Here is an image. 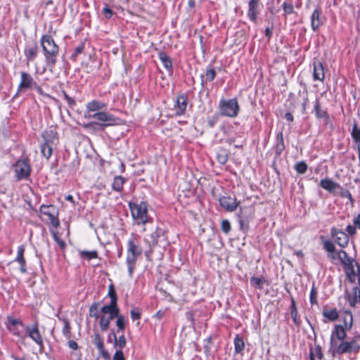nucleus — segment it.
I'll return each mask as SVG.
<instances>
[{
    "mask_svg": "<svg viewBox=\"0 0 360 360\" xmlns=\"http://www.w3.org/2000/svg\"><path fill=\"white\" fill-rule=\"evenodd\" d=\"M6 328L13 335L20 338L22 342L26 338L24 330L40 349L44 348L42 336L39 330L38 323L36 321L32 326H25L22 321L13 316H7L6 322Z\"/></svg>",
    "mask_w": 360,
    "mask_h": 360,
    "instance_id": "obj_1",
    "label": "nucleus"
},
{
    "mask_svg": "<svg viewBox=\"0 0 360 360\" xmlns=\"http://www.w3.org/2000/svg\"><path fill=\"white\" fill-rule=\"evenodd\" d=\"M40 44L44 56L45 63L49 71L53 72L57 62V57L59 54V46L56 44L53 38L49 34L41 36Z\"/></svg>",
    "mask_w": 360,
    "mask_h": 360,
    "instance_id": "obj_2",
    "label": "nucleus"
},
{
    "mask_svg": "<svg viewBox=\"0 0 360 360\" xmlns=\"http://www.w3.org/2000/svg\"><path fill=\"white\" fill-rule=\"evenodd\" d=\"M129 207L131 213L132 218L138 224H145L148 221V208L146 202H141L139 204L130 202Z\"/></svg>",
    "mask_w": 360,
    "mask_h": 360,
    "instance_id": "obj_3",
    "label": "nucleus"
},
{
    "mask_svg": "<svg viewBox=\"0 0 360 360\" xmlns=\"http://www.w3.org/2000/svg\"><path fill=\"white\" fill-rule=\"evenodd\" d=\"M220 114L229 117H236L239 112V105L236 98L221 99L219 103Z\"/></svg>",
    "mask_w": 360,
    "mask_h": 360,
    "instance_id": "obj_4",
    "label": "nucleus"
},
{
    "mask_svg": "<svg viewBox=\"0 0 360 360\" xmlns=\"http://www.w3.org/2000/svg\"><path fill=\"white\" fill-rule=\"evenodd\" d=\"M84 116L86 118H93L101 122L99 123L96 122L95 124L101 127V128L112 126L115 124L118 120L117 117L105 111L97 112L93 115H84Z\"/></svg>",
    "mask_w": 360,
    "mask_h": 360,
    "instance_id": "obj_5",
    "label": "nucleus"
},
{
    "mask_svg": "<svg viewBox=\"0 0 360 360\" xmlns=\"http://www.w3.org/2000/svg\"><path fill=\"white\" fill-rule=\"evenodd\" d=\"M13 167L17 180L27 179L30 177L31 167L29 160H18L13 165Z\"/></svg>",
    "mask_w": 360,
    "mask_h": 360,
    "instance_id": "obj_6",
    "label": "nucleus"
},
{
    "mask_svg": "<svg viewBox=\"0 0 360 360\" xmlns=\"http://www.w3.org/2000/svg\"><path fill=\"white\" fill-rule=\"evenodd\" d=\"M330 352L334 357L336 354H343L346 353H352L350 344L348 341H342L340 344H338V341L334 338L330 339Z\"/></svg>",
    "mask_w": 360,
    "mask_h": 360,
    "instance_id": "obj_7",
    "label": "nucleus"
},
{
    "mask_svg": "<svg viewBox=\"0 0 360 360\" xmlns=\"http://www.w3.org/2000/svg\"><path fill=\"white\" fill-rule=\"evenodd\" d=\"M330 235L335 243L342 248H346L348 245L349 238L344 231L333 227L330 229Z\"/></svg>",
    "mask_w": 360,
    "mask_h": 360,
    "instance_id": "obj_8",
    "label": "nucleus"
},
{
    "mask_svg": "<svg viewBox=\"0 0 360 360\" xmlns=\"http://www.w3.org/2000/svg\"><path fill=\"white\" fill-rule=\"evenodd\" d=\"M36 82L32 75L25 72H20V82L18 87V91H25L27 89H32Z\"/></svg>",
    "mask_w": 360,
    "mask_h": 360,
    "instance_id": "obj_9",
    "label": "nucleus"
},
{
    "mask_svg": "<svg viewBox=\"0 0 360 360\" xmlns=\"http://www.w3.org/2000/svg\"><path fill=\"white\" fill-rule=\"evenodd\" d=\"M219 201L220 205L227 212L235 211L237 209L238 206L239 205V202H237L236 198L235 197L224 195L221 197Z\"/></svg>",
    "mask_w": 360,
    "mask_h": 360,
    "instance_id": "obj_10",
    "label": "nucleus"
},
{
    "mask_svg": "<svg viewBox=\"0 0 360 360\" xmlns=\"http://www.w3.org/2000/svg\"><path fill=\"white\" fill-rule=\"evenodd\" d=\"M38 45L36 41L27 44L24 50V54L27 64L36 59L38 55Z\"/></svg>",
    "mask_w": 360,
    "mask_h": 360,
    "instance_id": "obj_11",
    "label": "nucleus"
},
{
    "mask_svg": "<svg viewBox=\"0 0 360 360\" xmlns=\"http://www.w3.org/2000/svg\"><path fill=\"white\" fill-rule=\"evenodd\" d=\"M311 27L315 32L321 25L323 24V18L322 17V12L320 7L317 6L313 11L311 17Z\"/></svg>",
    "mask_w": 360,
    "mask_h": 360,
    "instance_id": "obj_12",
    "label": "nucleus"
},
{
    "mask_svg": "<svg viewBox=\"0 0 360 360\" xmlns=\"http://www.w3.org/2000/svg\"><path fill=\"white\" fill-rule=\"evenodd\" d=\"M165 237V230L159 226H157L153 232L148 235L146 241L150 247L155 246L158 244L161 238Z\"/></svg>",
    "mask_w": 360,
    "mask_h": 360,
    "instance_id": "obj_13",
    "label": "nucleus"
},
{
    "mask_svg": "<svg viewBox=\"0 0 360 360\" xmlns=\"http://www.w3.org/2000/svg\"><path fill=\"white\" fill-rule=\"evenodd\" d=\"M175 114L176 116H181L184 115L187 104H188V97L185 94H181L176 97L175 102Z\"/></svg>",
    "mask_w": 360,
    "mask_h": 360,
    "instance_id": "obj_14",
    "label": "nucleus"
},
{
    "mask_svg": "<svg viewBox=\"0 0 360 360\" xmlns=\"http://www.w3.org/2000/svg\"><path fill=\"white\" fill-rule=\"evenodd\" d=\"M313 79L314 81L323 82L325 79V72L323 63L315 60L313 62Z\"/></svg>",
    "mask_w": 360,
    "mask_h": 360,
    "instance_id": "obj_15",
    "label": "nucleus"
},
{
    "mask_svg": "<svg viewBox=\"0 0 360 360\" xmlns=\"http://www.w3.org/2000/svg\"><path fill=\"white\" fill-rule=\"evenodd\" d=\"M107 104L98 100H93L86 105L85 115H91V112L105 110Z\"/></svg>",
    "mask_w": 360,
    "mask_h": 360,
    "instance_id": "obj_16",
    "label": "nucleus"
},
{
    "mask_svg": "<svg viewBox=\"0 0 360 360\" xmlns=\"http://www.w3.org/2000/svg\"><path fill=\"white\" fill-rule=\"evenodd\" d=\"M259 0H250L248 2V17L249 19L255 22L257 15L259 14Z\"/></svg>",
    "mask_w": 360,
    "mask_h": 360,
    "instance_id": "obj_17",
    "label": "nucleus"
},
{
    "mask_svg": "<svg viewBox=\"0 0 360 360\" xmlns=\"http://www.w3.org/2000/svg\"><path fill=\"white\" fill-rule=\"evenodd\" d=\"M127 253L139 256L142 253V248L139 245L136 237L134 236L127 241Z\"/></svg>",
    "mask_w": 360,
    "mask_h": 360,
    "instance_id": "obj_18",
    "label": "nucleus"
},
{
    "mask_svg": "<svg viewBox=\"0 0 360 360\" xmlns=\"http://www.w3.org/2000/svg\"><path fill=\"white\" fill-rule=\"evenodd\" d=\"M314 112L317 119H323L325 124L330 122V115L326 110L321 108L320 103L318 98L316 99L314 104Z\"/></svg>",
    "mask_w": 360,
    "mask_h": 360,
    "instance_id": "obj_19",
    "label": "nucleus"
},
{
    "mask_svg": "<svg viewBox=\"0 0 360 360\" xmlns=\"http://www.w3.org/2000/svg\"><path fill=\"white\" fill-rule=\"evenodd\" d=\"M320 186L330 193H334L336 189L341 188L339 184L328 178L321 179Z\"/></svg>",
    "mask_w": 360,
    "mask_h": 360,
    "instance_id": "obj_20",
    "label": "nucleus"
},
{
    "mask_svg": "<svg viewBox=\"0 0 360 360\" xmlns=\"http://www.w3.org/2000/svg\"><path fill=\"white\" fill-rule=\"evenodd\" d=\"M100 311L104 314H112L114 317L117 318L122 316L120 314V309L117 306V302L110 303L109 304L103 306Z\"/></svg>",
    "mask_w": 360,
    "mask_h": 360,
    "instance_id": "obj_21",
    "label": "nucleus"
},
{
    "mask_svg": "<svg viewBox=\"0 0 360 360\" xmlns=\"http://www.w3.org/2000/svg\"><path fill=\"white\" fill-rule=\"evenodd\" d=\"M41 136L43 138V143H47L51 146L56 144L58 141L57 133L52 129L44 131Z\"/></svg>",
    "mask_w": 360,
    "mask_h": 360,
    "instance_id": "obj_22",
    "label": "nucleus"
},
{
    "mask_svg": "<svg viewBox=\"0 0 360 360\" xmlns=\"http://www.w3.org/2000/svg\"><path fill=\"white\" fill-rule=\"evenodd\" d=\"M351 136L357 146L359 166L360 167V128L358 127L356 122L353 124Z\"/></svg>",
    "mask_w": 360,
    "mask_h": 360,
    "instance_id": "obj_23",
    "label": "nucleus"
},
{
    "mask_svg": "<svg viewBox=\"0 0 360 360\" xmlns=\"http://www.w3.org/2000/svg\"><path fill=\"white\" fill-rule=\"evenodd\" d=\"M347 330L342 325H335L332 331L330 338H334L336 340L343 341L347 338Z\"/></svg>",
    "mask_w": 360,
    "mask_h": 360,
    "instance_id": "obj_24",
    "label": "nucleus"
},
{
    "mask_svg": "<svg viewBox=\"0 0 360 360\" xmlns=\"http://www.w3.org/2000/svg\"><path fill=\"white\" fill-rule=\"evenodd\" d=\"M347 300L350 307H355L358 303H360V289L358 287H354L352 292L347 295Z\"/></svg>",
    "mask_w": 360,
    "mask_h": 360,
    "instance_id": "obj_25",
    "label": "nucleus"
},
{
    "mask_svg": "<svg viewBox=\"0 0 360 360\" xmlns=\"http://www.w3.org/2000/svg\"><path fill=\"white\" fill-rule=\"evenodd\" d=\"M139 255L127 253L126 258V264L127 266L128 274L130 278H132L134 269L136 266L137 258Z\"/></svg>",
    "mask_w": 360,
    "mask_h": 360,
    "instance_id": "obj_26",
    "label": "nucleus"
},
{
    "mask_svg": "<svg viewBox=\"0 0 360 360\" xmlns=\"http://www.w3.org/2000/svg\"><path fill=\"white\" fill-rule=\"evenodd\" d=\"M323 248L328 252V257L332 260L338 259V254L335 255V246L334 243L329 240H323Z\"/></svg>",
    "mask_w": 360,
    "mask_h": 360,
    "instance_id": "obj_27",
    "label": "nucleus"
},
{
    "mask_svg": "<svg viewBox=\"0 0 360 360\" xmlns=\"http://www.w3.org/2000/svg\"><path fill=\"white\" fill-rule=\"evenodd\" d=\"M25 247L24 245H20L18 248L17 257L15 259V262H18L20 264V271L25 273L27 271L25 268L26 262L24 258Z\"/></svg>",
    "mask_w": 360,
    "mask_h": 360,
    "instance_id": "obj_28",
    "label": "nucleus"
},
{
    "mask_svg": "<svg viewBox=\"0 0 360 360\" xmlns=\"http://www.w3.org/2000/svg\"><path fill=\"white\" fill-rule=\"evenodd\" d=\"M158 58L167 70L172 73L173 71V65L171 58L165 51L159 52Z\"/></svg>",
    "mask_w": 360,
    "mask_h": 360,
    "instance_id": "obj_29",
    "label": "nucleus"
},
{
    "mask_svg": "<svg viewBox=\"0 0 360 360\" xmlns=\"http://www.w3.org/2000/svg\"><path fill=\"white\" fill-rule=\"evenodd\" d=\"M290 316L295 325L297 327H300L301 325V320L299 318L295 301L292 297L291 298L290 303Z\"/></svg>",
    "mask_w": 360,
    "mask_h": 360,
    "instance_id": "obj_30",
    "label": "nucleus"
},
{
    "mask_svg": "<svg viewBox=\"0 0 360 360\" xmlns=\"http://www.w3.org/2000/svg\"><path fill=\"white\" fill-rule=\"evenodd\" d=\"M276 143L275 145V153L277 155H280L285 149L283 131H280L276 137Z\"/></svg>",
    "mask_w": 360,
    "mask_h": 360,
    "instance_id": "obj_31",
    "label": "nucleus"
},
{
    "mask_svg": "<svg viewBox=\"0 0 360 360\" xmlns=\"http://www.w3.org/2000/svg\"><path fill=\"white\" fill-rule=\"evenodd\" d=\"M323 316L330 321H335L339 317V314L335 308L326 309L324 308L323 311Z\"/></svg>",
    "mask_w": 360,
    "mask_h": 360,
    "instance_id": "obj_32",
    "label": "nucleus"
},
{
    "mask_svg": "<svg viewBox=\"0 0 360 360\" xmlns=\"http://www.w3.org/2000/svg\"><path fill=\"white\" fill-rule=\"evenodd\" d=\"M126 181V179L122 177V176H116L114 178V181L112 184V190L120 192L123 189V185L124 182Z\"/></svg>",
    "mask_w": 360,
    "mask_h": 360,
    "instance_id": "obj_33",
    "label": "nucleus"
},
{
    "mask_svg": "<svg viewBox=\"0 0 360 360\" xmlns=\"http://www.w3.org/2000/svg\"><path fill=\"white\" fill-rule=\"evenodd\" d=\"M348 342L350 344L351 352L357 354L360 349V335H354V338Z\"/></svg>",
    "mask_w": 360,
    "mask_h": 360,
    "instance_id": "obj_34",
    "label": "nucleus"
},
{
    "mask_svg": "<svg viewBox=\"0 0 360 360\" xmlns=\"http://www.w3.org/2000/svg\"><path fill=\"white\" fill-rule=\"evenodd\" d=\"M345 316L343 319L344 321V327L346 328L348 330H350L353 326V316L352 311L350 310H345Z\"/></svg>",
    "mask_w": 360,
    "mask_h": 360,
    "instance_id": "obj_35",
    "label": "nucleus"
},
{
    "mask_svg": "<svg viewBox=\"0 0 360 360\" xmlns=\"http://www.w3.org/2000/svg\"><path fill=\"white\" fill-rule=\"evenodd\" d=\"M79 255L81 258L85 259L89 261L92 259H96L98 257V252L96 250H92V251L80 250V251H79Z\"/></svg>",
    "mask_w": 360,
    "mask_h": 360,
    "instance_id": "obj_36",
    "label": "nucleus"
},
{
    "mask_svg": "<svg viewBox=\"0 0 360 360\" xmlns=\"http://www.w3.org/2000/svg\"><path fill=\"white\" fill-rule=\"evenodd\" d=\"M39 210L42 214L46 215L47 217L51 216L53 213L58 212L56 211L55 206L53 205H42L40 206Z\"/></svg>",
    "mask_w": 360,
    "mask_h": 360,
    "instance_id": "obj_37",
    "label": "nucleus"
},
{
    "mask_svg": "<svg viewBox=\"0 0 360 360\" xmlns=\"http://www.w3.org/2000/svg\"><path fill=\"white\" fill-rule=\"evenodd\" d=\"M40 150L44 157L46 159H49L53 153V146L42 143L40 147Z\"/></svg>",
    "mask_w": 360,
    "mask_h": 360,
    "instance_id": "obj_38",
    "label": "nucleus"
},
{
    "mask_svg": "<svg viewBox=\"0 0 360 360\" xmlns=\"http://www.w3.org/2000/svg\"><path fill=\"white\" fill-rule=\"evenodd\" d=\"M100 302H94L89 307V316L91 317H94L96 319H98L100 317L99 315V307H100Z\"/></svg>",
    "mask_w": 360,
    "mask_h": 360,
    "instance_id": "obj_39",
    "label": "nucleus"
},
{
    "mask_svg": "<svg viewBox=\"0 0 360 360\" xmlns=\"http://www.w3.org/2000/svg\"><path fill=\"white\" fill-rule=\"evenodd\" d=\"M250 285L257 289H262L264 283L266 282V280L264 278H257L252 276L250 278Z\"/></svg>",
    "mask_w": 360,
    "mask_h": 360,
    "instance_id": "obj_40",
    "label": "nucleus"
},
{
    "mask_svg": "<svg viewBox=\"0 0 360 360\" xmlns=\"http://www.w3.org/2000/svg\"><path fill=\"white\" fill-rule=\"evenodd\" d=\"M245 348V343L243 339L236 335L234 338V349L236 353H240Z\"/></svg>",
    "mask_w": 360,
    "mask_h": 360,
    "instance_id": "obj_41",
    "label": "nucleus"
},
{
    "mask_svg": "<svg viewBox=\"0 0 360 360\" xmlns=\"http://www.w3.org/2000/svg\"><path fill=\"white\" fill-rule=\"evenodd\" d=\"M99 319V326L100 328L102 331H107L109 329L110 323L105 316L104 314L103 315L100 316Z\"/></svg>",
    "mask_w": 360,
    "mask_h": 360,
    "instance_id": "obj_42",
    "label": "nucleus"
},
{
    "mask_svg": "<svg viewBox=\"0 0 360 360\" xmlns=\"http://www.w3.org/2000/svg\"><path fill=\"white\" fill-rule=\"evenodd\" d=\"M127 344L126 338L123 334H122L118 338L115 337V342L113 343L114 347H118L119 349H122Z\"/></svg>",
    "mask_w": 360,
    "mask_h": 360,
    "instance_id": "obj_43",
    "label": "nucleus"
},
{
    "mask_svg": "<svg viewBox=\"0 0 360 360\" xmlns=\"http://www.w3.org/2000/svg\"><path fill=\"white\" fill-rule=\"evenodd\" d=\"M308 169V165L304 161L297 162L295 165V169L298 174H305Z\"/></svg>",
    "mask_w": 360,
    "mask_h": 360,
    "instance_id": "obj_44",
    "label": "nucleus"
},
{
    "mask_svg": "<svg viewBox=\"0 0 360 360\" xmlns=\"http://www.w3.org/2000/svg\"><path fill=\"white\" fill-rule=\"evenodd\" d=\"M217 73L214 69L211 66H208L205 71L206 82H212L214 79Z\"/></svg>",
    "mask_w": 360,
    "mask_h": 360,
    "instance_id": "obj_45",
    "label": "nucleus"
},
{
    "mask_svg": "<svg viewBox=\"0 0 360 360\" xmlns=\"http://www.w3.org/2000/svg\"><path fill=\"white\" fill-rule=\"evenodd\" d=\"M338 259L340 261L342 264H343L344 263L349 262V260H351V259H353V258L349 257V255L346 252V251H345L343 250H340L338 252Z\"/></svg>",
    "mask_w": 360,
    "mask_h": 360,
    "instance_id": "obj_46",
    "label": "nucleus"
},
{
    "mask_svg": "<svg viewBox=\"0 0 360 360\" xmlns=\"http://www.w3.org/2000/svg\"><path fill=\"white\" fill-rule=\"evenodd\" d=\"M93 342L98 349H101L103 347H104L103 338L98 333H94Z\"/></svg>",
    "mask_w": 360,
    "mask_h": 360,
    "instance_id": "obj_47",
    "label": "nucleus"
},
{
    "mask_svg": "<svg viewBox=\"0 0 360 360\" xmlns=\"http://www.w3.org/2000/svg\"><path fill=\"white\" fill-rule=\"evenodd\" d=\"M228 158V154L224 150H221L217 155V161L221 165H224L227 162Z\"/></svg>",
    "mask_w": 360,
    "mask_h": 360,
    "instance_id": "obj_48",
    "label": "nucleus"
},
{
    "mask_svg": "<svg viewBox=\"0 0 360 360\" xmlns=\"http://www.w3.org/2000/svg\"><path fill=\"white\" fill-rule=\"evenodd\" d=\"M63 321L64 323V326L62 330L63 334L65 338H70L71 337L70 323L67 319H63Z\"/></svg>",
    "mask_w": 360,
    "mask_h": 360,
    "instance_id": "obj_49",
    "label": "nucleus"
},
{
    "mask_svg": "<svg viewBox=\"0 0 360 360\" xmlns=\"http://www.w3.org/2000/svg\"><path fill=\"white\" fill-rule=\"evenodd\" d=\"M108 296L110 298V302H117V296L114 288V285L112 284H110L108 287Z\"/></svg>",
    "mask_w": 360,
    "mask_h": 360,
    "instance_id": "obj_50",
    "label": "nucleus"
},
{
    "mask_svg": "<svg viewBox=\"0 0 360 360\" xmlns=\"http://www.w3.org/2000/svg\"><path fill=\"white\" fill-rule=\"evenodd\" d=\"M339 189H340V195L342 198H347L351 202V205H353L354 202V200L351 193L348 190L342 188V186Z\"/></svg>",
    "mask_w": 360,
    "mask_h": 360,
    "instance_id": "obj_51",
    "label": "nucleus"
},
{
    "mask_svg": "<svg viewBox=\"0 0 360 360\" xmlns=\"http://www.w3.org/2000/svg\"><path fill=\"white\" fill-rule=\"evenodd\" d=\"M116 326L117 327V332H123L125 329V319L124 316H118L116 320Z\"/></svg>",
    "mask_w": 360,
    "mask_h": 360,
    "instance_id": "obj_52",
    "label": "nucleus"
},
{
    "mask_svg": "<svg viewBox=\"0 0 360 360\" xmlns=\"http://www.w3.org/2000/svg\"><path fill=\"white\" fill-rule=\"evenodd\" d=\"M317 294H318L317 290H316V288L313 285L311 289L310 295H309V301H310V304L311 305L318 304Z\"/></svg>",
    "mask_w": 360,
    "mask_h": 360,
    "instance_id": "obj_53",
    "label": "nucleus"
},
{
    "mask_svg": "<svg viewBox=\"0 0 360 360\" xmlns=\"http://www.w3.org/2000/svg\"><path fill=\"white\" fill-rule=\"evenodd\" d=\"M212 345V338L209 337L205 340V345L203 347L204 352L207 356H210L211 354V347Z\"/></svg>",
    "mask_w": 360,
    "mask_h": 360,
    "instance_id": "obj_54",
    "label": "nucleus"
},
{
    "mask_svg": "<svg viewBox=\"0 0 360 360\" xmlns=\"http://www.w3.org/2000/svg\"><path fill=\"white\" fill-rule=\"evenodd\" d=\"M84 49V43H80L75 49L74 52L71 55L70 58L72 60H76V58L79 54H81Z\"/></svg>",
    "mask_w": 360,
    "mask_h": 360,
    "instance_id": "obj_55",
    "label": "nucleus"
},
{
    "mask_svg": "<svg viewBox=\"0 0 360 360\" xmlns=\"http://www.w3.org/2000/svg\"><path fill=\"white\" fill-rule=\"evenodd\" d=\"M356 263L354 259H351V260H349V262H345L342 265H343V270H344V272L345 273H347L348 271H352L354 270V263Z\"/></svg>",
    "mask_w": 360,
    "mask_h": 360,
    "instance_id": "obj_56",
    "label": "nucleus"
},
{
    "mask_svg": "<svg viewBox=\"0 0 360 360\" xmlns=\"http://www.w3.org/2000/svg\"><path fill=\"white\" fill-rule=\"evenodd\" d=\"M50 224L54 227L58 228L60 225V221L58 218V212L53 213L51 216L48 217Z\"/></svg>",
    "mask_w": 360,
    "mask_h": 360,
    "instance_id": "obj_57",
    "label": "nucleus"
},
{
    "mask_svg": "<svg viewBox=\"0 0 360 360\" xmlns=\"http://www.w3.org/2000/svg\"><path fill=\"white\" fill-rule=\"evenodd\" d=\"M221 231L225 233H229L231 231V226L228 219H223L221 224Z\"/></svg>",
    "mask_w": 360,
    "mask_h": 360,
    "instance_id": "obj_58",
    "label": "nucleus"
},
{
    "mask_svg": "<svg viewBox=\"0 0 360 360\" xmlns=\"http://www.w3.org/2000/svg\"><path fill=\"white\" fill-rule=\"evenodd\" d=\"M248 210H250L251 211V209L250 208H240V212L239 213L237 214L238 216V219H249L250 220V216L247 214V211Z\"/></svg>",
    "mask_w": 360,
    "mask_h": 360,
    "instance_id": "obj_59",
    "label": "nucleus"
},
{
    "mask_svg": "<svg viewBox=\"0 0 360 360\" xmlns=\"http://www.w3.org/2000/svg\"><path fill=\"white\" fill-rule=\"evenodd\" d=\"M282 7L286 15L292 14L294 12V8L291 3L284 2Z\"/></svg>",
    "mask_w": 360,
    "mask_h": 360,
    "instance_id": "obj_60",
    "label": "nucleus"
},
{
    "mask_svg": "<svg viewBox=\"0 0 360 360\" xmlns=\"http://www.w3.org/2000/svg\"><path fill=\"white\" fill-rule=\"evenodd\" d=\"M313 352H314V356L316 355L319 360H322L323 359L324 355L322 352V348H321V345H315L314 350H313Z\"/></svg>",
    "mask_w": 360,
    "mask_h": 360,
    "instance_id": "obj_61",
    "label": "nucleus"
},
{
    "mask_svg": "<svg viewBox=\"0 0 360 360\" xmlns=\"http://www.w3.org/2000/svg\"><path fill=\"white\" fill-rule=\"evenodd\" d=\"M113 13L114 12L112 10L107 4H105L103 9V14L105 15V17L107 19H110L112 18Z\"/></svg>",
    "mask_w": 360,
    "mask_h": 360,
    "instance_id": "obj_62",
    "label": "nucleus"
},
{
    "mask_svg": "<svg viewBox=\"0 0 360 360\" xmlns=\"http://www.w3.org/2000/svg\"><path fill=\"white\" fill-rule=\"evenodd\" d=\"M240 229L247 231L249 228V219H238Z\"/></svg>",
    "mask_w": 360,
    "mask_h": 360,
    "instance_id": "obj_63",
    "label": "nucleus"
},
{
    "mask_svg": "<svg viewBox=\"0 0 360 360\" xmlns=\"http://www.w3.org/2000/svg\"><path fill=\"white\" fill-rule=\"evenodd\" d=\"M113 360H125L121 349H117L113 356Z\"/></svg>",
    "mask_w": 360,
    "mask_h": 360,
    "instance_id": "obj_64",
    "label": "nucleus"
}]
</instances>
